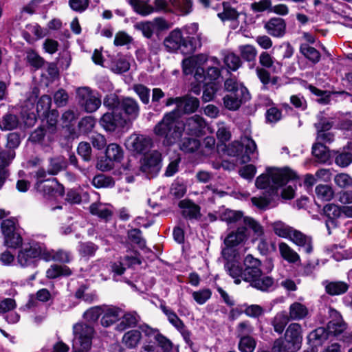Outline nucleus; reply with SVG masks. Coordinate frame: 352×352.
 Listing matches in <instances>:
<instances>
[{
	"label": "nucleus",
	"mask_w": 352,
	"mask_h": 352,
	"mask_svg": "<svg viewBox=\"0 0 352 352\" xmlns=\"http://www.w3.org/2000/svg\"><path fill=\"white\" fill-rule=\"evenodd\" d=\"M133 10L142 16H148L154 13L153 6L148 1L144 0H128Z\"/></svg>",
	"instance_id": "obj_33"
},
{
	"label": "nucleus",
	"mask_w": 352,
	"mask_h": 352,
	"mask_svg": "<svg viewBox=\"0 0 352 352\" xmlns=\"http://www.w3.org/2000/svg\"><path fill=\"white\" fill-rule=\"evenodd\" d=\"M329 314L331 317L335 318L328 322L329 333L335 336H338L344 332L347 328V324L343 321L341 315L336 309H329Z\"/></svg>",
	"instance_id": "obj_19"
},
{
	"label": "nucleus",
	"mask_w": 352,
	"mask_h": 352,
	"mask_svg": "<svg viewBox=\"0 0 352 352\" xmlns=\"http://www.w3.org/2000/svg\"><path fill=\"white\" fill-rule=\"evenodd\" d=\"M245 148V153L247 155H254L255 158H257V146L255 142L248 136L241 137V142L234 141L232 142L227 148V152L229 155L236 156L239 155L243 151V148Z\"/></svg>",
	"instance_id": "obj_13"
},
{
	"label": "nucleus",
	"mask_w": 352,
	"mask_h": 352,
	"mask_svg": "<svg viewBox=\"0 0 352 352\" xmlns=\"http://www.w3.org/2000/svg\"><path fill=\"white\" fill-rule=\"evenodd\" d=\"M87 288L85 285H81L75 294V296L78 299H82L87 303H91L96 300L97 296L95 292H87Z\"/></svg>",
	"instance_id": "obj_54"
},
{
	"label": "nucleus",
	"mask_w": 352,
	"mask_h": 352,
	"mask_svg": "<svg viewBox=\"0 0 352 352\" xmlns=\"http://www.w3.org/2000/svg\"><path fill=\"white\" fill-rule=\"evenodd\" d=\"M20 144V137L16 133L8 135L7 148L8 150L0 152V168L6 167L15 157L14 149Z\"/></svg>",
	"instance_id": "obj_15"
},
{
	"label": "nucleus",
	"mask_w": 352,
	"mask_h": 352,
	"mask_svg": "<svg viewBox=\"0 0 352 352\" xmlns=\"http://www.w3.org/2000/svg\"><path fill=\"white\" fill-rule=\"evenodd\" d=\"M217 138L221 143L229 141L231 138V132L230 127L224 122L217 124Z\"/></svg>",
	"instance_id": "obj_58"
},
{
	"label": "nucleus",
	"mask_w": 352,
	"mask_h": 352,
	"mask_svg": "<svg viewBox=\"0 0 352 352\" xmlns=\"http://www.w3.org/2000/svg\"><path fill=\"white\" fill-rule=\"evenodd\" d=\"M179 207L182 216L188 219H198L201 217L200 207L189 199L179 201Z\"/></svg>",
	"instance_id": "obj_23"
},
{
	"label": "nucleus",
	"mask_w": 352,
	"mask_h": 352,
	"mask_svg": "<svg viewBox=\"0 0 352 352\" xmlns=\"http://www.w3.org/2000/svg\"><path fill=\"white\" fill-rule=\"evenodd\" d=\"M248 235L247 228L245 226H239L235 232L228 235L224 243L227 247H234L245 241Z\"/></svg>",
	"instance_id": "obj_29"
},
{
	"label": "nucleus",
	"mask_w": 352,
	"mask_h": 352,
	"mask_svg": "<svg viewBox=\"0 0 352 352\" xmlns=\"http://www.w3.org/2000/svg\"><path fill=\"white\" fill-rule=\"evenodd\" d=\"M245 269L243 270V280H250L256 276L261 275V261L248 254L244 259Z\"/></svg>",
	"instance_id": "obj_20"
},
{
	"label": "nucleus",
	"mask_w": 352,
	"mask_h": 352,
	"mask_svg": "<svg viewBox=\"0 0 352 352\" xmlns=\"http://www.w3.org/2000/svg\"><path fill=\"white\" fill-rule=\"evenodd\" d=\"M244 217L241 212L234 210H226L221 216L228 225L235 224L238 227L243 226Z\"/></svg>",
	"instance_id": "obj_39"
},
{
	"label": "nucleus",
	"mask_w": 352,
	"mask_h": 352,
	"mask_svg": "<svg viewBox=\"0 0 352 352\" xmlns=\"http://www.w3.org/2000/svg\"><path fill=\"white\" fill-rule=\"evenodd\" d=\"M241 57L247 61L254 60L256 55V50L251 45H244L239 47Z\"/></svg>",
	"instance_id": "obj_60"
},
{
	"label": "nucleus",
	"mask_w": 352,
	"mask_h": 352,
	"mask_svg": "<svg viewBox=\"0 0 352 352\" xmlns=\"http://www.w3.org/2000/svg\"><path fill=\"white\" fill-rule=\"evenodd\" d=\"M105 155L106 160H100L97 164L98 168L102 171L111 170L113 162H120L123 157V151L118 144L112 143L107 146Z\"/></svg>",
	"instance_id": "obj_14"
},
{
	"label": "nucleus",
	"mask_w": 352,
	"mask_h": 352,
	"mask_svg": "<svg viewBox=\"0 0 352 352\" xmlns=\"http://www.w3.org/2000/svg\"><path fill=\"white\" fill-rule=\"evenodd\" d=\"M130 68L129 58L124 56H118L111 64V69L117 74L126 72Z\"/></svg>",
	"instance_id": "obj_40"
},
{
	"label": "nucleus",
	"mask_w": 352,
	"mask_h": 352,
	"mask_svg": "<svg viewBox=\"0 0 352 352\" xmlns=\"http://www.w3.org/2000/svg\"><path fill=\"white\" fill-rule=\"evenodd\" d=\"M272 228L274 233L279 237L288 239L293 228L281 221H277L272 223Z\"/></svg>",
	"instance_id": "obj_50"
},
{
	"label": "nucleus",
	"mask_w": 352,
	"mask_h": 352,
	"mask_svg": "<svg viewBox=\"0 0 352 352\" xmlns=\"http://www.w3.org/2000/svg\"><path fill=\"white\" fill-rule=\"evenodd\" d=\"M37 96L34 94L25 101L24 104L22 105V114L25 117L26 114V120H25V124L28 126H30L36 122V116L34 113V109Z\"/></svg>",
	"instance_id": "obj_25"
},
{
	"label": "nucleus",
	"mask_w": 352,
	"mask_h": 352,
	"mask_svg": "<svg viewBox=\"0 0 352 352\" xmlns=\"http://www.w3.org/2000/svg\"><path fill=\"white\" fill-rule=\"evenodd\" d=\"M30 140L32 142L47 146L54 140V136L43 127H38L31 133Z\"/></svg>",
	"instance_id": "obj_26"
},
{
	"label": "nucleus",
	"mask_w": 352,
	"mask_h": 352,
	"mask_svg": "<svg viewBox=\"0 0 352 352\" xmlns=\"http://www.w3.org/2000/svg\"><path fill=\"white\" fill-rule=\"evenodd\" d=\"M243 226L246 228L248 226L251 229L256 238L261 237L264 234V230L263 226L254 219L248 217H245L243 219Z\"/></svg>",
	"instance_id": "obj_56"
},
{
	"label": "nucleus",
	"mask_w": 352,
	"mask_h": 352,
	"mask_svg": "<svg viewBox=\"0 0 352 352\" xmlns=\"http://www.w3.org/2000/svg\"><path fill=\"white\" fill-rule=\"evenodd\" d=\"M90 212L100 218L108 219L112 214L110 208L102 204H93L90 206Z\"/></svg>",
	"instance_id": "obj_49"
},
{
	"label": "nucleus",
	"mask_w": 352,
	"mask_h": 352,
	"mask_svg": "<svg viewBox=\"0 0 352 352\" xmlns=\"http://www.w3.org/2000/svg\"><path fill=\"white\" fill-rule=\"evenodd\" d=\"M183 73L189 75L194 73L195 80L203 85L211 84L220 77L219 60L199 54L186 58L182 61Z\"/></svg>",
	"instance_id": "obj_2"
},
{
	"label": "nucleus",
	"mask_w": 352,
	"mask_h": 352,
	"mask_svg": "<svg viewBox=\"0 0 352 352\" xmlns=\"http://www.w3.org/2000/svg\"><path fill=\"white\" fill-rule=\"evenodd\" d=\"M164 45L168 52L181 50L183 52H192L201 46L200 41L198 44L192 43L191 40L187 41L183 35L181 29L175 28L172 30L164 41Z\"/></svg>",
	"instance_id": "obj_6"
},
{
	"label": "nucleus",
	"mask_w": 352,
	"mask_h": 352,
	"mask_svg": "<svg viewBox=\"0 0 352 352\" xmlns=\"http://www.w3.org/2000/svg\"><path fill=\"white\" fill-rule=\"evenodd\" d=\"M325 291L331 296L342 295L347 292L349 285L344 281H328L323 283Z\"/></svg>",
	"instance_id": "obj_31"
},
{
	"label": "nucleus",
	"mask_w": 352,
	"mask_h": 352,
	"mask_svg": "<svg viewBox=\"0 0 352 352\" xmlns=\"http://www.w3.org/2000/svg\"><path fill=\"white\" fill-rule=\"evenodd\" d=\"M323 211L327 217L326 227L329 234H331V230L338 226V219L342 218L341 206L333 204H328L324 206Z\"/></svg>",
	"instance_id": "obj_18"
},
{
	"label": "nucleus",
	"mask_w": 352,
	"mask_h": 352,
	"mask_svg": "<svg viewBox=\"0 0 352 352\" xmlns=\"http://www.w3.org/2000/svg\"><path fill=\"white\" fill-rule=\"evenodd\" d=\"M76 98L79 105L88 113L96 111L101 104L99 95L88 87H78Z\"/></svg>",
	"instance_id": "obj_8"
},
{
	"label": "nucleus",
	"mask_w": 352,
	"mask_h": 352,
	"mask_svg": "<svg viewBox=\"0 0 352 352\" xmlns=\"http://www.w3.org/2000/svg\"><path fill=\"white\" fill-rule=\"evenodd\" d=\"M72 352H88L91 347L94 329L85 324H76L73 327Z\"/></svg>",
	"instance_id": "obj_7"
},
{
	"label": "nucleus",
	"mask_w": 352,
	"mask_h": 352,
	"mask_svg": "<svg viewBox=\"0 0 352 352\" xmlns=\"http://www.w3.org/2000/svg\"><path fill=\"white\" fill-rule=\"evenodd\" d=\"M126 148L135 153H144L153 146L152 139L144 135L133 133L125 142Z\"/></svg>",
	"instance_id": "obj_11"
},
{
	"label": "nucleus",
	"mask_w": 352,
	"mask_h": 352,
	"mask_svg": "<svg viewBox=\"0 0 352 352\" xmlns=\"http://www.w3.org/2000/svg\"><path fill=\"white\" fill-rule=\"evenodd\" d=\"M199 107V100L197 98L186 96L182 97L179 111H182L184 113H191L196 111Z\"/></svg>",
	"instance_id": "obj_36"
},
{
	"label": "nucleus",
	"mask_w": 352,
	"mask_h": 352,
	"mask_svg": "<svg viewBox=\"0 0 352 352\" xmlns=\"http://www.w3.org/2000/svg\"><path fill=\"white\" fill-rule=\"evenodd\" d=\"M120 109L128 116L127 122L135 119L139 114V107L137 102L130 98H124L120 103Z\"/></svg>",
	"instance_id": "obj_30"
},
{
	"label": "nucleus",
	"mask_w": 352,
	"mask_h": 352,
	"mask_svg": "<svg viewBox=\"0 0 352 352\" xmlns=\"http://www.w3.org/2000/svg\"><path fill=\"white\" fill-rule=\"evenodd\" d=\"M289 320L288 314L285 311L278 314L273 321L274 330L279 333H282Z\"/></svg>",
	"instance_id": "obj_52"
},
{
	"label": "nucleus",
	"mask_w": 352,
	"mask_h": 352,
	"mask_svg": "<svg viewBox=\"0 0 352 352\" xmlns=\"http://www.w3.org/2000/svg\"><path fill=\"white\" fill-rule=\"evenodd\" d=\"M302 336L300 326L296 323L291 324L286 330L285 339L275 341L274 352H296L300 347Z\"/></svg>",
	"instance_id": "obj_4"
},
{
	"label": "nucleus",
	"mask_w": 352,
	"mask_h": 352,
	"mask_svg": "<svg viewBox=\"0 0 352 352\" xmlns=\"http://www.w3.org/2000/svg\"><path fill=\"white\" fill-rule=\"evenodd\" d=\"M237 2L233 1L232 2L225 1L223 3V11L218 13L217 16L223 22H230V27L236 29L239 27V13L236 10Z\"/></svg>",
	"instance_id": "obj_16"
},
{
	"label": "nucleus",
	"mask_w": 352,
	"mask_h": 352,
	"mask_svg": "<svg viewBox=\"0 0 352 352\" xmlns=\"http://www.w3.org/2000/svg\"><path fill=\"white\" fill-rule=\"evenodd\" d=\"M140 261L135 256H126L122 259V262L115 263L112 265V272L116 275H122L125 271L123 265L131 266L135 264H140Z\"/></svg>",
	"instance_id": "obj_44"
},
{
	"label": "nucleus",
	"mask_w": 352,
	"mask_h": 352,
	"mask_svg": "<svg viewBox=\"0 0 352 352\" xmlns=\"http://www.w3.org/2000/svg\"><path fill=\"white\" fill-rule=\"evenodd\" d=\"M171 6L182 14H188L192 12V0H169Z\"/></svg>",
	"instance_id": "obj_47"
},
{
	"label": "nucleus",
	"mask_w": 352,
	"mask_h": 352,
	"mask_svg": "<svg viewBox=\"0 0 352 352\" xmlns=\"http://www.w3.org/2000/svg\"><path fill=\"white\" fill-rule=\"evenodd\" d=\"M199 25L197 23H192L183 27L182 30L187 35L186 39L187 41L191 40L192 43L198 44L199 42L201 43V34H197Z\"/></svg>",
	"instance_id": "obj_43"
},
{
	"label": "nucleus",
	"mask_w": 352,
	"mask_h": 352,
	"mask_svg": "<svg viewBox=\"0 0 352 352\" xmlns=\"http://www.w3.org/2000/svg\"><path fill=\"white\" fill-rule=\"evenodd\" d=\"M287 239L292 241L296 245L302 248L306 253H311L313 247L311 239L309 236L293 228L292 232L290 233V236Z\"/></svg>",
	"instance_id": "obj_24"
},
{
	"label": "nucleus",
	"mask_w": 352,
	"mask_h": 352,
	"mask_svg": "<svg viewBox=\"0 0 352 352\" xmlns=\"http://www.w3.org/2000/svg\"><path fill=\"white\" fill-rule=\"evenodd\" d=\"M40 253L39 244L25 245L18 252L17 262L21 267L36 266Z\"/></svg>",
	"instance_id": "obj_12"
},
{
	"label": "nucleus",
	"mask_w": 352,
	"mask_h": 352,
	"mask_svg": "<svg viewBox=\"0 0 352 352\" xmlns=\"http://www.w3.org/2000/svg\"><path fill=\"white\" fill-rule=\"evenodd\" d=\"M161 167L162 155L157 151L145 154L141 160L140 170L149 178L155 177Z\"/></svg>",
	"instance_id": "obj_9"
},
{
	"label": "nucleus",
	"mask_w": 352,
	"mask_h": 352,
	"mask_svg": "<svg viewBox=\"0 0 352 352\" xmlns=\"http://www.w3.org/2000/svg\"><path fill=\"white\" fill-rule=\"evenodd\" d=\"M315 192L318 199L325 201L331 200L334 196L333 190L328 185H318L316 187Z\"/></svg>",
	"instance_id": "obj_51"
},
{
	"label": "nucleus",
	"mask_w": 352,
	"mask_h": 352,
	"mask_svg": "<svg viewBox=\"0 0 352 352\" xmlns=\"http://www.w3.org/2000/svg\"><path fill=\"white\" fill-rule=\"evenodd\" d=\"M46 116V122H47V130L50 132L52 135L54 136V134L56 131V124L58 120V112L56 111H52L50 112H47Z\"/></svg>",
	"instance_id": "obj_61"
},
{
	"label": "nucleus",
	"mask_w": 352,
	"mask_h": 352,
	"mask_svg": "<svg viewBox=\"0 0 352 352\" xmlns=\"http://www.w3.org/2000/svg\"><path fill=\"white\" fill-rule=\"evenodd\" d=\"M278 251L281 258L291 265H300L301 258L299 254L285 242L278 243Z\"/></svg>",
	"instance_id": "obj_22"
},
{
	"label": "nucleus",
	"mask_w": 352,
	"mask_h": 352,
	"mask_svg": "<svg viewBox=\"0 0 352 352\" xmlns=\"http://www.w3.org/2000/svg\"><path fill=\"white\" fill-rule=\"evenodd\" d=\"M246 282L250 283L251 285L261 291H267L273 287L274 280L272 278L265 276L261 272V275L246 280Z\"/></svg>",
	"instance_id": "obj_32"
},
{
	"label": "nucleus",
	"mask_w": 352,
	"mask_h": 352,
	"mask_svg": "<svg viewBox=\"0 0 352 352\" xmlns=\"http://www.w3.org/2000/svg\"><path fill=\"white\" fill-rule=\"evenodd\" d=\"M318 122L315 124L317 131H329L333 126V121L329 118L325 117L323 113L318 114Z\"/></svg>",
	"instance_id": "obj_64"
},
{
	"label": "nucleus",
	"mask_w": 352,
	"mask_h": 352,
	"mask_svg": "<svg viewBox=\"0 0 352 352\" xmlns=\"http://www.w3.org/2000/svg\"><path fill=\"white\" fill-rule=\"evenodd\" d=\"M294 177V172L289 168H268L265 173L256 178L255 184L258 188H270L272 194H274L277 193L278 188Z\"/></svg>",
	"instance_id": "obj_3"
},
{
	"label": "nucleus",
	"mask_w": 352,
	"mask_h": 352,
	"mask_svg": "<svg viewBox=\"0 0 352 352\" xmlns=\"http://www.w3.org/2000/svg\"><path fill=\"white\" fill-rule=\"evenodd\" d=\"M223 61L228 68L232 71L238 69L241 65L240 58L234 53L227 54L224 56Z\"/></svg>",
	"instance_id": "obj_59"
},
{
	"label": "nucleus",
	"mask_w": 352,
	"mask_h": 352,
	"mask_svg": "<svg viewBox=\"0 0 352 352\" xmlns=\"http://www.w3.org/2000/svg\"><path fill=\"white\" fill-rule=\"evenodd\" d=\"M100 123L106 131H113L117 127L125 126L127 120L111 113H106L101 118Z\"/></svg>",
	"instance_id": "obj_21"
},
{
	"label": "nucleus",
	"mask_w": 352,
	"mask_h": 352,
	"mask_svg": "<svg viewBox=\"0 0 352 352\" xmlns=\"http://www.w3.org/2000/svg\"><path fill=\"white\" fill-rule=\"evenodd\" d=\"M120 315H122L120 322L116 326V329L120 331L136 326L140 320V316L134 311L124 314H122L120 311Z\"/></svg>",
	"instance_id": "obj_28"
},
{
	"label": "nucleus",
	"mask_w": 352,
	"mask_h": 352,
	"mask_svg": "<svg viewBox=\"0 0 352 352\" xmlns=\"http://www.w3.org/2000/svg\"><path fill=\"white\" fill-rule=\"evenodd\" d=\"M142 334L138 330H131L125 333L122 337V343L129 349L135 348L140 342Z\"/></svg>",
	"instance_id": "obj_37"
},
{
	"label": "nucleus",
	"mask_w": 352,
	"mask_h": 352,
	"mask_svg": "<svg viewBox=\"0 0 352 352\" xmlns=\"http://www.w3.org/2000/svg\"><path fill=\"white\" fill-rule=\"evenodd\" d=\"M335 162L340 167H346L352 163V153L349 151L338 152Z\"/></svg>",
	"instance_id": "obj_62"
},
{
	"label": "nucleus",
	"mask_w": 352,
	"mask_h": 352,
	"mask_svg": "<svg viewBox=\"0 0 352 352\" xmlns=\"http://www.w3.org/2000/svg\"><path fill=\"white\" fill-rule=\"evenodd\" d=\"M23 38L30 43L43 36V31L38 24H30L26 25L23 33Z\"/></svg>",
	"instance_id": "obj_34"
},
{
	"label": "nucleus",
	"mask_w": 352,
	"mask_h": 352,
	"mask_svg": "<svg viewBox=\"0 0 352 352\" xmlns=\"http://www.w3.org/2000/svg\"><path fill=\"white\" fill-rule=\"evenodd\" d=\"M226 268L230 276L234 279L236 284H239L241 280H243V270L239 265L234 262H228Z\"/></svg>",
	"instance_id": "obj_46"
},
{
	"label": "nucleus",
	"mask_w": 352,
	"mask_h": 352,
	"mask_svg": "<svg viewBox=\"0 0 352 352\" xmlns=\"http://www.w3.org/2000/svg\"><path fill=\"white\" fill-rule=\"evenodd\" d=\"M265 28L270 35L280 37L285 34L286 24L284 19L274 17L265 24Z\"/></svg>",
	"instance_id": "obj_27"
},
{
	"label": "nucleus",
	"mask_w": 352,
	"mask_h": 352,
	"mask_svg": "<svg viewBox=\"0 0 352 352\" xmlns=\"http://www.w3.org/2000/svg\"><path fill=\"white\" fill-rule=\"evenodd\" d=\"M238 93H228L223 97V104L226 108L231 111L238 109L241 104L250 98L247 89H239Z\"/></svg>",
	"instance_id": "obj_17"
},
{
	"label": "nucleus",
	"mask_w": 352,
	"mask_h": 352,
	"mask_svg": "<svg viewBox=\"0 0 352 352\" xmlns=\"http://www.w3.org/2000/svg\"><path fill=\"white\" fill-rule=\"evenodd\" d=\"M259 63L263 67L272 68L275 73H279L281 71L282 65L278 61L275 62L267 52H264L260 54Z\"/></svg>",
	"instance_id": "obj_42"
},
{
	"label": "nucleus",
	"mask_w": 352,
	"mask_h": 352,
	"mask_svg": "<svg viewBox=\"0 0 352 352\" xmlns=\"http://www.w3.org/2000/svg\"><path fill=\"white\" fill-rule=\"evenodd\" d=\"M312 153L320 163H325L329 158L327 148L320 143H315L312 146Z\"/></svg>",
	"instance_id": "obj_48"
},
{
	"label": "nucleus",
	"mask_w": 352,
	"mask_h": 352,
	"mask_svg": "<svg viewBox=\"0 0 352 352\" xmlns=\"http://www.w3.org/2000/svg\"><path fill=\"white\" fill-rule=\"evenodd\" d=\"M92 184L96 188H109L113 186L114 181L111 177L100 174L94 177Z\"/></svg>",
	"instance_id": "obj_57"
},
{
	"label": "nucleus",
	"mask_w": 352,
	"mask_h": 352,
	"mask_svg": "<svg viewBox=\"0 0 352 352\" xmlns=\"http://www.w3.org/2000/svg\"><path fill=\"white\" fill-rule=\"evenodd\" d=\"M300 52L314 64L318 63L320 60V53L309 43H302L300 46Z\"/></svg>",
	"instance_id": "obj_38"
},
{
	"label": "nucleus",
	"mask_w": 352,
	"mask_h": 352,
	"mask_svg": "<svg viewBox=\"0 0 352 352\" xmlns=\"http://www.w3.org/2000/svg\"><path fill=\"white\" fill-rule=\"evenodd\" d=\"M165 315L167 316L169 322L177 329L182 331L184 329L183 322L179 318L177 315L172 309H163Z\"/></svg>",
	"instance_id": "obj_63"
},
{
	"label": "nucleus",
	"mask_w": 352,
	"mask_h": 352,
	"mask_svg": "<svg viewBox=\"0 0 352 352\" xmlns=\"http://www.w3.org/2000/svg\"><path fill=\"white\" fill-rule=\"evenodd\" d=\"M239 343V349L241 352H253L256 348V342L250 336H242Z\"/></svg>",
	"instance_id": "obj_55"
},
{
	"label": "nucleus",
	"mask_w": 352,
	"mask_h": 352,
	"mask_svg": "<svg viewBox=\"0 0 352 352\" xmlns=\"http://www.w3.org/2000/svg\"><path fill=\"white\" fill-rule=\"evenodd\" d=\"M329 331L323 327H319L311 331L308 336V340L315 346L320 345L328 338Z\"/></svg>",
	"instance_id": "obj_41"
},
{
	"label": "nucleus",
	"mask_w": 352,
	"mask_h": 352,
	"mask_svg": "<svg viewBox=\"0 0 352 352\" xmlns=\"http://www.w3.org/2000/svg\"><path fill=\"white\" fill-rule=\"evenodd\" d=\"M46 175L47 173L43 169H39L36 172V176L38 181L36 188L37 190L49 201L62 197L64 194L63 186L60 185L56 179L44 180Z\"/></svg>",
	"instance_id": "obj_5"
},
{
	"label": "nucleus",
	"mask_w": 352,
	"mask_h": 352,
	"mask_svg": "<svg viewBox=\"0 0 352 352\" xmlns=\"http://www.w3.org/2000/svg\"><path fill=\"white\" fill-rule=\"evenodd\" d=\"M72 274L71 270L65 265H52L46 272V276L48 278H56L60 276H69Z\"/></svg>",
	"instance_id": "obj_45"
},
{
	"label": "nucleus",
	"mask_w": 352,
	"mask_h": 352,
	"mask_svg": "<svg viewBox=\"0 0 352 352\" xmlns=\"http://www.w3.org/2000/svg\"><path fill=\"white\" fill-rule=\"evenodd\" d=\"M1 230L4 236V243L7 247L16 249L22 245V237L17 232L14 221L4 220L1 223Z\"/></svg>",
	"instance_id": "obj_10"
},
{
	"label": "nucleus",
	"mask_w": 352,
	"mask_h": 352,
	"mask_svg": "<svg viewBox=\"0 0 352 352\" xmlns=\"http://www.w3.org/2000/svg\"><path fill=\"white\" fill-rule=\"evenodd\" d=\"M199 146L200 142L197 139L187 138L182 140L179 148L185 153H193L199 148Z\"/></svg>",
	"instance_id": "obj_53"
},
{
	"label": "nucleus",
	"mask_w": 352,
	"mask_h": 352,
	"mask_svg": "<svg viewBox=\"0 0 352 352\" xmlns=\"http://www.w3.org/2000/svg\"><path fill=\"white\" fill-rule=\"evenodd\" d=\"M20 124L18 117L8 113L0 118V129L2 131H11L16 129Z\"/></svg>",
	"instance_id": "obj_35"
},
{
	"label": "nucleus",
	"mask_w": 352,
	"mask_h": 352,
	"mask_svg": "<svg viewBox=\"0 0 352 352\" xmlns=\"http://www.w3.org/2000/svg\"><path fill=\"white\" fill-rule=\"evenodd\" d=\"M184 131L195 136L204 135L207 131L212 133V130L207 125L202 117L195 115L188 118L185 123H183L177 118V111L165 113L162 120L153 128L154 134L163 138V144L167 146L177 142Z\"/></svg>",
	"instance_id": "obj_1"
}]
</instances>
